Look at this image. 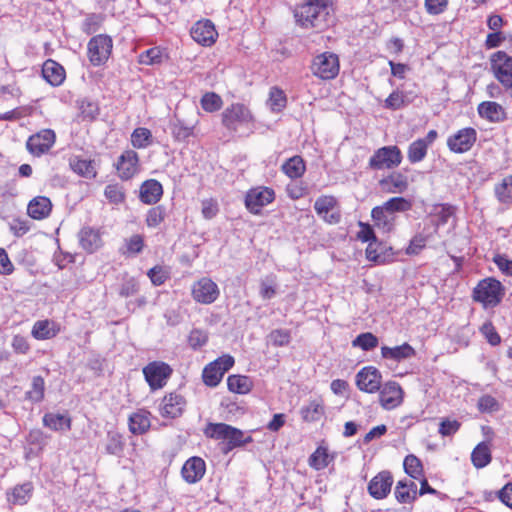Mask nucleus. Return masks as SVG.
<instances>
[{"label": "nucleus", "mask_w": 512, "mask_h": 512, "mask_svg": "<svg viewBox=\"0 0 512 512\" xmlns=\"http://www.w3.org/2000/svg\"><path fill=\"white\" fill-rule=\"evenodd\" d=\"M332 0H303L294 9V17L305 29L324 30L333 22Z\"/></svg>", "instance_id": "f257e3e1"}, {"label": "nucleus", "mask_w": 512, "mask_h": 512, "mask_svg": "<svg viewBox=\"0 0 512 512\" xmlns=\"http://www.w3.org/2000/svg\"><path fill=\"white\" fill-rule=\"evenodd\" d=\"M504 287L495 278L481 280L473 290V299L485 308L497 306L504 296Z\"/></svg>", "instance_id": "f03ea898"}, {"label": "nucleus", "mask_w": 512, "mask_h": 512, "mask_svg": "<svg viewBox=\"0 0 512 512\" xmlns=\"http://www.w3.org/2000/svg\"><path fill=\"white\" fill-rule=\"evenodd\" d=\"M490 64L495 78L512 99V56L504 51H497L491 55Z\"/></svg>", "instance_id": "7ed1b4c3"}, {"label": "nucleus", "mask_w": 512, "mask_h": 512, "mask_svg": "<svg viewBox=\"0 0 512 512\" xmlns=\"http://www.w3.org/2000/svg\"><path fill=\"white\" fill-rule=\"evenodd\" d=\"M402 153L398 146H383L377 149L369 159V167L373 170L393 169L402 162Z\"/></svg>", "instance_id": "20e7f679"}, {"label": "nucleus", "mask_w": 512, "mask_h": 512, "mask_svg": "<svg viewBox=\"0 0 512 512\" xmlns=\"http://www.w3.org/2000/svg\"><path fill=\"white\" fill-rule=\"evenodd\" d=\"M204 434L215 440H224L230 447L241 445L244 441V434L225 423H209L204 429Z\"/></svg>", "instance_id": "39448f33"}, {"label": "nucleus", "mask_w": 512, "mask_h": 512, "mask_svg": "<svg viewBox=\"0 0 512 512\" xmlns=\"http://www.w3.org/2000/svg\"><path fill=\"white\" fill-rule=\"evenodd\" d=\"M339 68V58L332 52L317 55L311 65L313 74L323 80L335 78L339 73Z\"/></svg>", "instance_id": "423d86ee"}, {"label": "nucleus", "mask_w": 512, "mask_h": 512, "mask_svg": "<svg viewBox=\"0 0 512 512\" xmlns=\"http://www.w3.org/2000/svg\"><path fill=\"white\" fill-rule=\"evenodd\" d=\"M222 123L227 129L238 131L243 126H252V115L245 106L233 104L223 111Z\"/></svg>", "instance_id": "0eeeda50"}, {"label": "nucleus", "mask_w": 512, "mask_h": 512, "mask_svg": "<svg viewBox=\"0 0 512 512\" xmlns=\"http://www.w3.org/2000/svg\"><path fill=\"white\" fill-rule=\"evenodd\" d=\"M234 364V358L230 355H223L208 364L203 370V381L206 385L214 387L219 384L225 372Z\"/></svg>", "instance_id": "6e6552de"}, {"label": "nucleus", "mask_w": 512, "mask_h": 512, "mask_svg": "<svg viewBox=\"0 0 512 512\" xmlns=\"http://www.w3.org/2000/svg\"><path fill=\"white\" fill-rule=\"evenodd\" d=\"M112 50V40L106 35H97L88 43V57L90 62L99 66L107 61Z\"/></svg>", "instance_id": "1a4fd4ad"}, {"label": "nucleus", "mask_w": 512, "mask_h": 512, "mask_svg": "<svg viewBox=\"0 0 512 512\" xmlns=\"http://www.w3.org/2000/svg\"><path fill=\"white\" fill-rule=\"evenodd\" d=\"M477 140V132L472 127H465L450 135L447 146L450 151L458 154L468 152Z\"/></svg>", "instance_id": "9d476101"}, {"label": "nucleus", "mask_w": 512, "mask_h": 512, "mask_svg": "<svg viewBox=\"0 0 512 512\" xmlns=\"http://www.w3.org/2000/svg\"><path fill=\"white\" fill-rule=\"evenodd\" d=\"M172 369L164 362H152L143 368V374L152 390L160 389L170 377Z\"/></svg>", "instance_id": "9b49d317"}, {"label": "nucleus", "mask_w": 512, "mask_h": 512, "mask_svg": "<svg viewBox=\"0 0 512 512\" xmlns=\"http://www.w3.org/2000/svg\"><path fill=\"white\" fill-rule=\"evenodd\" d=\"M382 375L380 371L372 366L363 367L356 374V385L359 390L366 393H375L381 388Z\"/></svg>", "instance_id": "f8f14e48"}, {"label": "nucleus", "mask_w": 512, "mask_h": 512, "mask_svg": "<svg viewBox=\"0 0 512 512\" xmlns=\"http://www.w3.org/2000/svg\"><path fill=\"white\" fill-rule=\"evenodd\" d=\"M192 296L199 303L211 304L218 298L219 288L210 278L204 277L194 283Z\"/></svg>", "instance_id": "ddd939ff"}, {"label": "nucleus", "mask_w": 512, "mask_h": 512, "mask_svg": "<svg viewBox=\"0 0 512 512\" xmlns=\"http://www.w3.org/2000/svg\"><path fill=\"white\" fill-rule=\"evenodd\" d=\"M55 133L53 130L44 129L29 137L26 146L29 152L35 156H40L49 151L55 143Z\"/></svg>", "instance_id": "4468645a"}, {"label": "nucleus", "mask_w": 512, "mask_h": 512, "mask_svg": "<svg viewBox=\"0 0 512 512\" xmlns=\"http://www.w3.org/2000/svg\"><path fill=\"white\" fill-rule=\"evenodd\" d=\"M379 391L380 403L386 410L396 408L402 403L403 390L395 381H389L381 386Z\"/></svg>", "instance_id": "2eb2a0df"}, {"label": "nucleus", "mask_w": 512, "mask_h": 512, "mask_svg": "<svg viewBox=\"0 0 512 512\" xmlns=\"http://www.w3.org/2000/svg\"><path fill=\"white\" fill-rule=\"evenodd\" d=\"M393 477L389 471H381L368 484V492L375 499H384L391 491Z\"/></svg>", "instance_id": "dca6fc26"}, {"label": "nucleus", "mask_w": 512, "mask_h": 512, "mask_svg": "<svg viewBox=\"0 0 512 512\" xmlns=\"http://www.w3.org/2000/svg\"><path fill=\"white\" fill-rule=\"evenodd\" d=\"M191 37L197 43L203 46L212 45L217 36V32L213 23L210 20H202L196 22L191 28Z\"/></svg>", "instance_id": "f3484780"}, {"label": "nucleus", "mask_w": 512, "mask_h": 512, "mask_svg": "<svg viewBox=\"0 0 512 512\" xmlns=\"http://www.w3.org/2000/svg\"><path fill=\"white\" fill-rule=\"evenodd\" d=\"M206 470V465L200 457H191L182 467V477L187 483L193 484L200 481Z\"/></svg>", "instance_id": "a211bd4d"}, {"label": "nucleus", "mask_w": 512, "mask_h": 512, "mask_svg": "<svg viewBox=\"0 0 512 512\" xmlns=\"http://www.w3.org/2000/svg\"><path fill=\"white\" fill-rule=\"evenodd\" d=\"M117 170L121 179L128 180L138 170V155L133 150L125 151L119 158Z\"/></svg>", "instance_id": "6ab92c4d"}, {"label": "nucleus", "mask_w": 512, "mask_h": 512, "mask_svg": "<svg viewBox=\"0 0 512 512\" xmlns=\"http://www.w3.org/2000/svg\"><path fill=\"white\" fill-rule=\"evenodd\" d=\"M185 404L186 402L181 395L171 393L162 400L161 415L163 417L176 418L182 414Z\"/></svg>", "instance_id": "aec40b11"}, {"label": "nucleus", "mask_w": 512, "mask_h": 512, "mask_svg": "<svg viewBox=\"0 0 512 512\" xmlns=\"http://www.w3.org/2000/svg\"><path fill=\"white\" fill-rule=\"evenodd\" d=\"M78 237L81 247L89 253L96 251L103 244L100 231L91 227H83Z\"/></svg>", "instance_id": "412c9836"}, {"label": "nucleus", "mask_w": 512, "mask_h": 512, "mask_svg": "<svg viewBox=\"0 0 512 512\" xmlns=\"http://www.w3.org/2000/svg\"><path fill=\"white\" fill-rule=\"evenodd\" d=\"M478 113L480 117L493 122L499 123L506 119L505 109L497 102L484 101L478 105Z\"/></svg>", "instance_id": "4be33fe9"}, {"label": "nucleus", "mask_w": 512, "mask_h": 512, "mask_svg": "<svg viewBox=\"0 0 512 512\" xmlns=\"http://www.w3.org/2000/svg\"><path fill=\"white\" fill-rule=\"evenodd\" d=\"M52 210V202L48 197L45 196H37L33 198L28 206L27 213L28 215L36 220H42L48 217Z\"/></svg>", "instance_id": "5701e85b"}, {"label": "nucleus", "mask_w": 512, "mask_h": 512, "mask_svg": "<svg viewBox=\"0 0 512 512\" xmlns=\"http://www.w3.org/2000/svg\"><path fill=\"white\" fill-rule=\"evenodd\" d=\"M416 354L415 349L408 343L395 347L382 346L381 356L384 359L401 362L403 360L414 357Z\"/></svg>", "instance_id": "b1692460"}, {"label": "nucleus", "mask_w": 512, "mask_h": 512, "mask_svg": "<svg viewBox=\"0 0 512 512\" xmlns=\"http://www.w3.org/2000/svg\"><path fill=\"white\" fill-rule=\"evenodd\" d=\"M374 226L384 233H389L395 226V215L384 209L383 205L376 206L371 211Z\"/></svg>", "instance_id": "393cba45"}, {"label": "nucleus", "mask_w": 512, "mask_h": 512, "mask_svg": "<svg viewBox=\"0 0 512 512\" xmlns=\"http://www.w3.org/2000/svg\"><path fill=\"white\" fill-rule=\"evenodd\" d=\"M163 194L162 185L154 179L145 181L140 188V199L145 204H155Z\"/></svg>", "instance_id": "a878e982"}, {"label": "nucleus", "mask_w": 512, "mask_h": 512, "mask_svg": "<svg viewBox=\"0 0 512 512\" xmlns=\"http://www.w3.org/2000/svg\"><path fill=\"white\" fill-rule=\"evenodd\" d=\"M44 79L53 86L60 85L65 79L64 68L53 60H47L42 67Z\"/></svg>", "instance_id": "bb28decb"}, {"label": "nucleus", "mask_w": 512, "mask_h": 512, "mask_svg": "<svg viewBox=\"0 0 512 512\" xmlns=\"http://www.w3.org/2000/svg\"><path fill=\"white\" fill-rule=\"evenodd\" d=\"M335 453H329L328 448L319 446L309 457V465L315 470H323L334 461Z\"/></svg>", "instance_id": "cd10ccee"}, {"label": "nucleus", "mask_w": 512, "mask_h": 512, "mask_svg": "<svg viewBox=\"0 0 512 512\" xmlns=\"http://www.w3.org/2000/svg\"><path fill=\"white\" fill-rule=\"evenodd\" d=\"M282 171L289 178L298 179L304 175L306 164L301 156L295 155L282 164Z\"/></svg>", "instance_id": "c85d7f7f"}, {"label": "nucleus", "mask_w": 512, "mask_h": 512, "mask_svg": "<svg viewBox=\"0 0 512 512\" xmlns=\"http://www.w3.org/2000/svg\"><path fill=\"white\" fill-rule=\"evenodd\" d=\"M265 105L271 112L280 113L287 105L285 92L276 86L271 87Z\"/></svg>", "instance_id": "c756f323"}, {"label": "nucleus", "mask_w": 512, "mask_h": 512, "mask_svg": "<svg viewBox=\"0 0 512 512\" xmlns=\"http://www.w3.org/2000/svg\"><path fill=\"white\" fill-rule=\"evenodd\" d=\"M58 329L54 322L49 320H40L33 325L31 334L37 340H46L55 337Z\"/></svg>", "instance_id": "7c9ffc66"}, {"label": "nucleus", "mask_w": 512, "mask_h": 512, "mask_svg": "<svg viewBox=\"0 0 512 512\" xmlns=\"http://www.w3.org/2000/svg\"><path fill=\"white\" fill-rule=\"evenodd\" d=\"M491 460V450L487 442L479 443L471 453V461L478 469L486 467Z\"/></svg>", "instance_id": "2f4dec72"}, {"label": "nucleus", "mask_w": 512, "mask_h": 512, "mask_svg": "<svg viewBox=\"0 0 512 512\" xmlns=\"http://www.w3.org/2000/svg\"><path fill=\"white\" fill-rule=\"evenodd\" d=\"M150 427L148 413L139 411L129 417V429L133 434H142Z\"/></svg>", "instance_id": "473e14b6"}, {"label": "nucleus", "mask_w": 512, "mask_h": 512, "mask_svg": "<svg viewBox=\"0 0 512 512\" xmlns=\"http://www.w3.org/2000/svg\"><path fill=\"white\" fill-rule=\"evenodd\" d=\"M427 151L428 147L424 141H422V139H417L409 144L407 158L412 164L421 162L426 157Z\"/></svg>", "instance_id": "72a5a7b5"}, {"label": "nucleus", "mask_w": 512, "mask_h": 512, "mask_svg": "<svg viewBox=\"0 0 512 512\" xmlns=\"http://www.w3.org/2000/svg\"><path fill=\"white\" fill-rule=\"evenodd\" d=\"M379 344V339L371 332H364L359 334L352 340V347L360 348L363 351H371Z\"/></svg>", "instance_id": "f704fd0d"}, {"label": "nucleus", "mask_w": 512, "mask_h": 512, "mask_svg": "<svg viewBox=\"0 0 512 512\" xmlns=\"http://www.w3.org/2000/svg\"><path fill=\"white\" fill-rule=\"evenodd\" d=\"M43 424L55 431L70 429V419L61 414H45L43 417Z\"/></svg>", "instance_id": "c9c22d12"}, {"label": "nucleus", "mask_w": 512, "mask_h": 512, "mask_svg": "<svg viewBox=\"0 0 512 512\" xmlns=\"http://www.w3.org/2000/svg\"><path fill=\"white\" fill-rule=\"evenodd\" d=\"M32 489L33 487L31 483H24L22 485L16 486L8 500L13 504L24 505L30 499Z\"/></svg>", "instance_id": "e433bc0d"}, {"label": "nucleus", "mask_w": 512, "mask_h": 512, "mask_svg": "<svg viewBox=\"0 0 512 512\" xmlns=\"http://www.w3.org/2000/svg\"><path fill=\"white\" fill-rule=\"evenodd\" d=\"M495 195L501 203L512 202V175L505 177L495 186Z\"/></svg>", "instance_id": "4c0bfd02"}, {"label": "nucleus", "mask_w": 512, "mask_h": 512, "mask_svg": "<svg viewBox=\"0 0 512 512\" xmlns=\"http://www.w3.org/2000/svg\"><path fill=\"white\" fill-rule=\"evenodd\" d=\"M227 385L231 392L244 394L250 390L251 382L246 376L231 375L228 377Z\"/></svg>", "instance_id": "58836bf2"}, {"label": "nucleus", "mask_w": 512, "mask_h": 512, "mask_svg": "<svg viewBox=\"0 0 512 512\" xmlns=\"http://www.w3.org/2000/svg\"><path fill=\"white\" fill-rule=\"evenodd\" d=\"M406 474L414 479H419L423 473L421 461L415 455H407L403 462Z\"/></svg>", "instance_id": "ea45409f"}, {"label": "nucleus", "mask_w": 512, "mask_h": 512, "mask_svg": "<svg viewBox=\"0 0 512 512\" xmlns=\"http://www.w3.org/2000/svg\"><path fill=\"white\" fill-rule=\"evenodd\" d=\"M383 207L385 210L395 215L396 212H405L411 209L412 204L409 200L403 197H393L384 202Z\"/></svg>", "instance_id": "a19ab883"}, {"label": "nucleus", "mask_w": 512, "mask_h": 512, "mask_svg": "<svg viewBox=\"0 0 512 512\" xmlns=\"http://www.w3.org/2000/svg\"><path fill=\"white\" fill-rule=\"evenodd\" d=\"M383 185H388V191L392 193H401L408 187V182L402 174L391 175L382 181Z\"/></svg>", "instance_id": "79ce46f5"}, {"label": "nucleus", "mask_w": 512, "mask_h": 512, "mask_svg": "<svg viewBox=\"0 0 512 512\" xmlns=\"http://www.w3.org/2000/svg\"><path fill=\"white\" fill-rule=\"evenodd\" d=\"M337 200L331 195H322L314 203V209L319 216L328 214L336 206Z\"/></svg>", "instance_id": "37998d69"}, {"label": "nucleus", "mask_w": 512, "mask_h": 512, "mask_svg": "<svg viewBox=\"0 0 512 512\" xmlns=\"http://www.w3.org/2000/svg\"><path fill=\"white\" fill-rule=\"evenodd\" d=\"M221 97L214 92H207L201 98V106L206 112H215L222 107Z\"/></svg>", "instance_id": "c03bdc74"}, {"label": "nucleus", "mask_w": 512, "mask_h": 512, "mask_svg": "<svg viewBox=\"0 0 512 512\" xmlns=\"http://www.w3.org/2000/svg\"><path fill=\"white\" fill-rule=\"evenodd\" d=\"M44 389V379L41 376H35L32 379V387L26 396L31 401L40 402L44 397Z\"/></svg>", "instance_id": "a18cd8bd"}, {"label": "nucleus", "mask_w": 512, "mask_h": 512, "mask_svg": "<svg viewBox=\"0 0 512 512\" xmlns=\"http://www.w3.org/2000/svg\"><path fill=\"white\" fill-rule=\"evenodd\" d=\"M152 134L147 128H137L131 135V142L135 148H145L150 144Z\"/></svg>", "instance_id": "49530a36"}, {"label": "nucleus", "mask_w": 512, "mask_h": 512, "mask_svg": "<svg viewBox=\"0 0 512 512\" xmlns=\"http://www.w3.org/2000/svg\"><path fill=\"white\" fill-rule=\"evenodd\" d=\"M71 166L75 172L84 177L90 178L96 175L95 167L90 160L76 159L71 162Z\"/></svg>", "instance_id": "de8ad7c7"}, {"label": "nucleus", "mask_w": 512, "mask_h": 512, "mask_svg": "<svg viewBox=\"0 0 512 512\" xmlns=\"http://www.w3.org/2000/svg\"><path fill=\"white\" fill-rule=\"evenodd\" d=\"M429 239V235L424 234L423 232L417 233L409 243V246L406 248L407 255H417L419 254L423 248L426 246V243Z\"/></svg>", "instance_id": "09e8293b"}, {"label": "nucleus", "mask_w": 512, "mask_h": 512, "mask_svg": "<svg viewBox=\"0 0 512 512\" xmlns=\"http://www.w3.org/2000/svg\"><path fill=\"white\" fill-rule=\"evenodd\" d=\"M105 197L113 204L123 203L125 200V191L119 184L107 185L104 191Z\"/></svg>", "instance_id": "8fccbe9b"}, {"label": "nucleus", "mask_w": 512, "mask_h": 512, "mask_svg": "<svg viewBox=\"0 0 512 512\" xmlns=\"http://www.w3.org/2000/svg\"><path fill=\"white\" fill-rule=\"evenodd\" d=\"M395 497L399 503H411L414 501V494L409 491L405 481H398L394 491Z\"/></svg>", "instance_id": "3c124183"}, {"label": "nucleus", "mask_w": 512, "mask_h": 512, "mask_svg": "<svg viewBox=\"0 0 512 512\" xmlns=\"http://www.w3.org/2000/svg\"><path fill=\"white\" fill-rule=\"evenodd\" d=\"M164 217L165 211L162 206L153 207L147 213L146 224L149 227L155 228L161 224Z\"/></svg>", "instance_id": "603ef678"}, {"label": "nucleus", "mask_w": 512, "mask_h": 512, "mask_svg": "<svg viewBox=\"0 0 512 512\" xmlns=\"http://www.w3.org/2000/svg\"><path fill=\"white\" fill-rule=\"evenodd\" d=\"M477 407L482 413H492L499 409V404L493 396L483 395L479 398Z\"/></svg>", "instance_id": "864d4df0"}, {"label": "nucleus", "mask_w": 512, "mask_h": 512, "mask_svg": "<svg viewBox=\"0 0 512 512\" xmlns=\"http://www.w3.org/2000/svg\"><path fill=\"white\" fill-rule=\"evenodd\" d=\"M323 412V407L316 401L311 402L306 407H303L301 413L306 421H316L319 419Z\"/></svg>", "instance_id": "5fc2aeb1"}, {"label": "nucleus", "mask_w": 512, "mask_h": 512, "mask_svg": "<svg viewBox=\"0 0 512 512\" xmlns=\"http://www.w3.org/2000/svg\"><path fill=\"white\" fill-rule=\"evenodd\" d=\"M480 331L483 334V336L486 338L488 343L491 344L492 346H496V345L500 344L501 338H500L499 334L497 333V331L495 330L492 322H490V321L485 322L481 326Z\"/></svg>", "instance_id": "6e6d98bb"}, {"label": "nucleus", "mask_w": 512, "mask_h": 512, "mask_svg": "<svg viewBox=\"0 0 512 512\" xmlns=\"http://www.w3.org/2000/svg\"><path fill=\"white\" fill-rule=\"evenodd\" d=\"M194 126L184 125L182 121H177L173 124L172 134L178 141H184L193 134Z\"/></svg>", "instance_id": "4d7b16f0"}, {"label": "nucleus", "mask_w": 512, "mask_h": 512, "mask_svg": "<svg viewBox=\"0 0 512 512\" xmlns=\"http://www.w3.org/2000/svg\"><path fill=\"white\" fill-rule=\"evenodd\" d=\"M162 60V52L158 48H151L139 56V62L144 65H154Z\"/></svg>", "instance_id": "13d9d810"}, {"label": "nucleus", "mask_w": 512, "mask_h": 512, "mask_svg": "<svg viewBox=\"0 0 512 512\" xmlns=\"http://www.w3.org/2000/svg\"><path fill=\"white\" fill-rule=\"evenodd\" d=\"M360 231L357 233V238L362 242L372 243L378 242L373 227L364 222H359Z\"/></svg>", "instance_id": "bf43d9fd"}, {"label": "nucleus", "mask_w": 512, "mask_h": 512, "mask_svg": "<svg viewBox=\"0 0 512 512\" xmlns=\"http://www.w3.org/2000/svg\"><path fill=\"white\" fill-rule=\"evenodd\" d=\"M460 422L457 420L443 419L439 424L438 432L443 436H452L460 429Z\"/></svg>", "instance_id": "052dcab7"}, {"label": "nucleus", "mask_w": 512, "mask_h": 512, "mask_svg": "<svg viewBox=\"0 0 512 512\" xmlns=\"http://www.w3.org/2000/svg\"><path fill=\"white\" fill-rule=\"evenodd\" d=\"M268 342L275 346H285L290 342L288 330H275L268 336Z\"/></svg>", "instance_id": "680f3d73"}, {"label": "nucleus", "mask_w": 512, "mask_h": 512, "mask_svg": "<svg viewBox=\"0 0 512 512\" xmlns=\"http://www.w3.org/2000/svg\"><path fill=\"white\" fill-rule=\"evenodd\" d=\"M405 105L404 96L399 91H393L385 100V107L391 110L401 109Z\"/></svg>", "instance_id": "e2e57ef3"}, {"label": "nucleus", "mask_w": 512, "mask_h": 512, "mask_svg": "<svg viewBox=\"0 0 512 512\" xmlns=\"http://www.w3.org/2000/svg\"><path fill=\"white\" fill-rule=\"evenodd\" d=\"M424 5L428 14L439 15L446 10L448 0H425Z\"/></svg>", "instance_id": "0e129e2a"}, {"label": "nucleus", "mask_w": 512, "mask_h": 512, "mask_svg": "<svg viewBox=\"0 0 512 512\" xmlns=\"http://www.w3.org/2000/svg\"><path fill=\"white\" fill-rule=\"evenodd\" d=\"M144 246L143 237L139 234L132 235L126 240V249L128 253L138 254L142 251Z\"/></svg>", "instance_id": "69168bd1"}, {"label": "nucleus", "mask_w": 512, "mask_h": 512, "mask_svg": "<svg viewBox=\"0 0 512 512\" xmlns=\"http://www.w3.org/2000/svg\"><path fill=\"white\" fill-rule=\"evenodd\" d=\"M148 276L154 285L160 286L167 280L168 273L162 267L155 266L148 271Z\"/></svg>", "instance_id": "338daca9"}, {"label": "nucleus", "mask_w": 512, "mask_h": 512, "mask_svg": "<svg viewBox=\"0 0 512 512\" xmlns=\"http://www.w3.org/2000/svg\"><path fill=\"white\" fill-rule=\"evenodd\" d=\"M493 261L503 274L512 276V260L508 259L505 255L498 254L493 258Z\"/></svg>", "instance_id": "774afa93"}]
</instances>
